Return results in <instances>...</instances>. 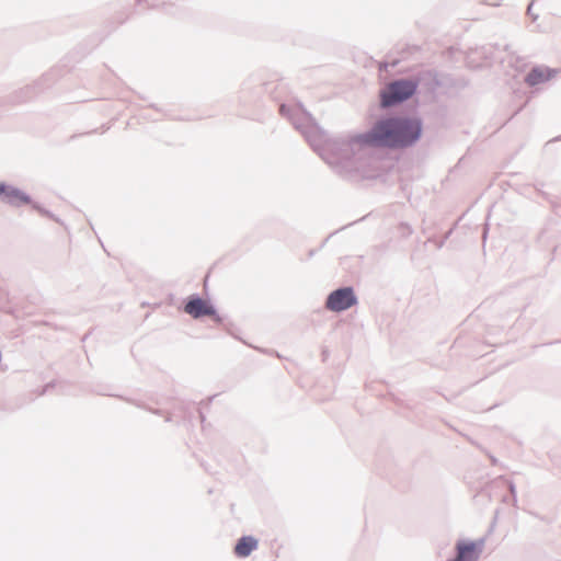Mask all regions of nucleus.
<instances>
[{"mask_svg":"<svg viewBox=\"0 0 561 561\" xmlns=\"http://www.w3.org/2000/svg\"><path fill=\"white\" fill-rule=\"evenodd\" d=\"M480 550L476 542L460 541L457 543V556L451 561H478Z\"/></svg>","mask_w":561,"mask_h":561,"instance_id":"39448f33","label":"nucleus"},{"mask_svg":"<svg viewBox=\"0 0 561 561\" xmlns=\"http://www.w3.org/2000/svg\"><path fill=\"white\" fill-rule=\"evenodd\" d=\"M556 71L545 67L534 68L526 77V82L529 85H537L543 82L549 81Z\"/></svg>","mask_w":561,"mask_h":561,"instance_id":"423d86ee","label":"nucleus"},{"mask_svg":"<svg viewBox=\"0 0 561 561\" xmlns=\"http://www.w3.org/2000/svg\"><path fill=\"white\" fill-rule=\"evenodd\" d=\"M184 311L193 318L206 316L217 318L216 309L213 305L208 300L202 298H193L188 300L184 306Z\"/></svg>","mask_w":561,"mask_h":561,"instance_id":"20e7f679","label":"nucleus"},{"mask_svg":"<svg viewBox=\"0 0 561 561\" xmlns=\"http://www.w3.org/2000/svg\"><path fill=\"white\" fill-rule=\"evenodd\" d=\"M416 84L409 80H399L390 83L381 92V105L391 106L409 99L415 91Z\"/></svg>","mask_w":561,"mask_h":561,"instance_id":"f03ea898","label":"nucleus"},{"mask_svg":"<svg viewBox=\"0 0 561 561\" xmlns=\"http://www.w3.org/2000/svg\"><path fill=\"white\" fill-rule=\"evenodd\" d=\"M0 193L5 195L9 203H28V198L16 190H5L4 186H0Z\"/></svg>","mask_w":561,"mask_h":561,"instance_id":"6e6552de","label":"nucleus"},{"mask_svg":"<svg viewBox=\"0 0 561 561\" xmlns=\"http://www.w3.org/2000/svg\"><path fill=\"white\" fill-rule=\"evenodd\" d=\"M421 135V124L417 119L389 118L379 122L371 133L366 136V142L388 147H404L411 145Z\"/></svg>","mask_w":561,"mask_h":561,"instance_id":"f257e3e1","label":"nucleus"},{"mask_svg":"<svg viewBox=\"0 0 561 561\" xmlns=\"http://www.w3.org/2000/svg\"><path fill=\"white\" fill-rule=\"evenodd\" d=\"M257 548V540L252 536H244L239 539L234 547V553L240 558L250 556Z\"/></svg>","mask_w":561,"mask_h":561,"instance_id":"0eeeda50","label":"nucleus"},{"mask_svg":"<svg viewBox=\"0 0 561 561\" xmlns=\"http://www.w3.org/2000/svg\"><path fill=\"white\" fill-rule=\"evenodd\" d=\"M356 304L357 298L354 294L353 288L344 287L336 289L329 295L325 301V307L331 311L341 312L353 307Z\"/></svg>","mask_w":561,"mask_h":561,"instance_id":"7ed1b4c3","label":"nucleus"}]
</instances>
